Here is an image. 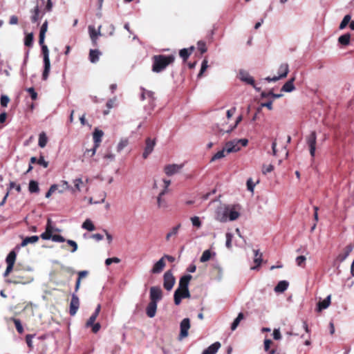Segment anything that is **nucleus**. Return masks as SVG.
<instances>
[{
	"label": "nucleus",
	"mask_w": 354,
	"mask_h": 354,
	"mask_svg": "<svg viewBox=\"0 0 354 354\" xmlns=\"http://www.w3.org/2000/svg\"><path fill=\"white\" fill-rule=\"evenodd\" d=\"M157 304L158 303L153 302L151 301L149 303V304L146 308V313L149 317L153 318V317H155L156 310H157V306H158Z\"/></svg>",
	"instance_id": "6ab92c4d"
},
{
	"label": "nucleus",
	"mask_w": 354,
	"mask_h": 354,
	"mask_svg": "<svg viewBox=\"0 0 354 354\" xmlns=\"http://www.w3.org/2000/svg\"><path fill=\"white\" fill-rule=\"evenodd\" d=\"M47 30L48 21H45L41 27L39 39V43L41 46V50L44 55V69L42 74V79L44 80H46L48 79L50 70L49 51L47 46L44 44L45 35Z\"/></svg>",
	"instance_id": "f03ea898"
},
{
	"label": "nucleus",
	"mask_w": 354,
	"mask_h": 354,
	"mask_svg": "<svg viewBox=\"0 0 354 354\" xmlns=\"http://www.w3.org/2000/svg\"><path fill=\"white\" fill-rule=\"evenodd\" d=\"M153 65L152 71L155 73H160L167 68V66L174 62L175 57L173 55H154L152 57Z\"/></svg>",
	"instance_id": "39448f33"
},
{
	"label": "nucleus",
	"mask_w": 354,
	"mask_h": 354,
	"mask_svg": "<svg viewBox=\"0 0 354 354\" xmlns=\"http://www.w3.org/2000/svg\"><path fill=\"white\" fill-rule=\"evenodd\" d=\"M242 120V116L241 115H239L237 118H236V123L234 125V127H232V128H230V129H227V131H223L222 130L220 131L221 132V134H223L224 133H230L231 132L236 126L237 124Z\"/></svg>",
	"instance_id": "4d7b16f0"
},
{
	"label": "nucleus",
	"mask_w": 354,
	"mask_h": 354,
	"mask_svg": "<svg viewBox=\"0 0 354 354\" xmlns=\"http://www.w3.org/2000/svg\"><path fill=\"white\" fill-rule=\"evenodd\" d=\"M115 158V154L113 153L111 151H108L102 156L105 165H108L109 162L114 161Z\"/></svg>",
	"instance_id": "473e14b6"
},
{
	"label": "nucleus",
	"mask_w": 354,
	"mask_h": 354,
	"mask_svg": "<svg viewBox=\"0 0 354 354\" xmlns=\"http://www.w3.org/2000/svg\"><path fill=\"white\" fill-rule=\"evenodd\" d=\"M353 249V247L351 245H348L346 246L342 252L338 254L337 257V261L339 262H343L350 254V253L352 252Z\"/></svg>",
	"instance_id": "f3484780"
},
{
	"label": "nucleus",
	"mask_w": 354,
	"mask_h": 354,
	"mask_svg": "<svg viewBox=\"0 0 354 354\" xmlns=\"http://www.w3.org/2000/svg\"><path fill=\"white\" fill-rule=\"evenodd\" d=\"M97 317V315H95V314H93L90 317V318L88 319V321L86 322V327H90V326H93V324H94Z\"/></svg>",
	"instance_id": "13d9d810"
},
{
	"label": "nucleus",
	"mask_w": 354,
	"mask_h": 354,
	"mask_svg": "<svg viewBox=\"0 0 354 354\" xmlns=\"http://www.w3.org/2000/svg\"><path fill=\"white\" fill-rule=\"evenodd\" d=\"M31 17L30 19L32 23H36L39 19L40 10L38 5H36L33 9L30 10Z\"/></svg>",
	"instance_id": "b1692460"
},
{
	"label": "nucleus",
	"mask_w": 354,
	"mask_h": 354,
	"mask_svg": "<svg viewBox=\"0 0 354 354\" xmlns=\"http://www.w3.org/2000/svg\"><path fill=\"white\" fill-rule=\"evenodd\" d=\"M165 194V190H162L157 198V204L159 208L165 209L167 207V203L165 200L162 199V196Z\"/></svg>",
	"instance_id": "c85d7f7f"
},
{
	"label": "nucleus",
	"mask_w": 354,
	"mask_h": 354,
	"mask_svg": "<svg viewBox=\"0 0 354 354\" xmlns=\"http://www.w3.org/2000/svg\"><path fill=\"white\" fill-rule=\"evenodd\" d=\"M26 91L30 94L31 98L35 100L37 97V93L32 87L28 88Z\"/></svg>",
	"instance_id": "0e129e2a"
},
{
	"label": "nucleus",
	"mask_w": 354,
	"mask_h": 354,
	"mask_svg": "<svg viewBox=\"0 0 354 354\" xmlns=\"http://www.w3.org/2000/svg\"><path fill=\"white\" fill-rule=\"evenodd\" d=\"M288 287V282L286 281H281L274 288L276 292H283Z\"/></svg>",
	"instance_id": "cd10ccee"
},
{
	"label": "nucleus",
	"mask_w": 354,
	"mask_h": 354,
	"mask_svg": "<svg viewBox=\"0 0 354 354\" xmlns=\"http://www.w3.org/2000/svg\"><path fill=\"white\" fill-rule=\"evenodd\" d=\"M289 72L288 65L287 64H282L279 68V75L274 76L273 77H267L265 80L268 82H277L281 78L287 76Z\"/></svg>",
	"instance_id": "6e6552de"
},
{
	"label": "nucleus",
	"mask_w": 354,
	"mask_h": 354,
	"mask_svg": "<svg viewBox=\"0 0 354 354\" xmlns=\"http://www.w3.org/2000/svg\"><path fill=\"white\" fill-rule=\"evenodd\" d=\"M49 225H50V227H52L51 234H54L53 233L56 232H60L59 229H58L53 225V222L50 218L48 219L46 227H48Z\"/></svg>",
	"instance_id": "6e6d98bb"
},
{
	"label": "nucleus",
	"mask_w": 354,
	"mask_h": 354,
	"mask_svg": "<svg viewBox=\"0 0 354 354\" xmlns=\"http://www.w3.org/2000/svg\"><path fill=\"white\" fill-rule=\"evenodd\" d=\"M198 49L201 53H204L207 51L205 44L203 41H198L197 44Z\"/></svg>",
	"instance_id": "bf43d9fd"
},
{
	"label": "nucleus",
	"mask_w": 354,
	"mask_h": 354,
	"mask_svg": "<svg viewBox=\"0 0 354 354\" xmlns=\"http://www.w3.org/2000/svg\"><path fill=\"white\" fill-rule=\"evenodd\" d=\"M248 143V140L245 138L243 139H234L227 142L223 149L216 152L211 158V162L220 160L225 158L230 153H235L241 150V146L245 147Z\"/></svg>",
	"instance_id": "f257e3e1"
},
{
	"label": "nucleus",
	"mask_w": 354,
	"mask_h": 354,
	"mask_svg": "<svg viewBox=\"0 0 354 354\" xmlns=\"http://www.w3.org/2000/svg\"><path fill=\"white\" fill-rule=\"evenodd\" d=\"M350 21H351V16L348 15H345L344 17L343 18L342 22L340 23L339 29L340 30L344 29L348 25V24L349 23Z\"/></svg>",
	"instance_id": "a18cd8bd"
},
{
	"label": "nucleus",
	"mask_w": 354,
	"mask_h": 354,
	"mask_svg": "<svg viewBox=\"0 0 354 354\" xmlns=\"http://www.w3.org/2000/svg\"><path fill=\"white\" fill-rule=\"evenodd\" d=\"M306 258L304 256H299L296 258L295 261L298 266L304 267Z\"/></svg>",
	"instance_id": "8fccbe9b"
},
{
	"label": "nucleus",
	"mask_w": 354,
	"mask_h": 354,
	"mask_svg": "<svg viewBox=\"0 0 354 354\" xmlns=\"http://www.w3.org/2000/svg\"><path fill=\"white\" fill-rule=\"evenodd\" d=\"M153 97V93L151 91H145L143 90V92L141 95V98L142 100H144L146 97Z\"/></svg>",
	"instance_id": "69168bd1"
},
{
	"label": "nucleus",
	"mask_w": 354,
	"mask_h": 354,
	"mask_svg": "<svg viewBox=\"0 0 354 354\" xmlns=\"http://www.w3.org/2000/svg\"><path fill=\"white\" fill-rule=\"evenodd\" d=\"M239 216L240 212L235 206L225 205L216 209L215 219L219 222L225 223L228 221H235Z\"/></svg>",
	"instance_id": "7ed1b4c3"
},
{
	"label": "nucleus",
	"mask_w": 354,
	"mask_h": 354,
	"mask_svg": "<svg viewBox=\"0 0 354 354\" xmlns=\"http://www.w3.org/2000/svg\"><path fill=\"white\" fill-rule=\"evenodd\" d=\"M190 221L192 222V225L196 227L197 229L200 228L202 225V222L200 218L197 216L191 217Z\"/></svg>",
	"instance_id": "37998d69"
},
{
	"label": "nucleus",
	"mask_w": 354,
	"mask_h": 354,
	"mask_svg": "<svg viewBox=\"0 0 354 354\" xmlns=\"http://www.w3.org/2000/svg\"><path fill=\"white\" fill-rule=\"evenodd\" d=\"M221 347V343L218 342H214L210 345L207 348L203 351L202 354H216Z\"/></svg>",
	"instance_id": "5701e85b"
},
{
	"label": "nucleus",
	"mask_w": 354,
	"mask_h": 354,
	"mask_svg": "<svg viewBox=\"0 0 354 354\" xmlns=\"http://www.w3.org/2000/svg\"><path fill=\"white\" fill-rule=\"evenodd\" d=\"M274 169V167L272 165L270 164L268 165H263L262 167V173L263 174H266L268 173L271 172Z\"/></svg>",
	"instance_id": "603ef678"
},
{
	"label": "nucleus",
	"mask_w": 354,
	"mask_h": 354,
	"mask_svg": "<svg viewBox=\"0 0 354 354\" xmlns=\"http://www.w3.org/2000/svg\"><path fill=\"white\" fill-rule=\"evenodd\" d=\"M32 41H33V34L32 33L28 34L25 37L24 44L26 46H31L32 44Z\"/></svg>",
	"instance_id": "49530a36"
},
{
	"label": "nucleus",
	"mask_w": 354,
	"mask_h": 354,
	"mask_svg": "<svg viewBox=\"0 0 354 354\" xmlns=\"http://www.w3.org/2000/svg\"><path fill=\"white\" fill-rule=\"evenodd\" d=\"M208 64V62H207V59H204L203 61L200 72H199V73L198 75V77H201L202 75L203 74V73L206 71V69L208 67V64Z\"/></svg>",
	"instance_id": "3c124183"
},
{
	"label": "nucleus",
	"mask_w": 354,
	"mask_h": 354,
	"mask_svg": "<svg viewBox=\"0 0 354 354\" xmlns=\"http://www.w3.org/2000/svg\"><path fill=\"white\" fill-rule=\"evenodd\" d=\"M295 78H292L288 80L287 82L284 84V85L281 88V91L283 92L290 93L293 91L295 89V87L293 84V82Z\"/></svg>",
	"instance_id": "a878e982"
},
{
	"label": "nucleus",
	"mask_w": 354,
	"mask_h": 354,
	"mask_svg": "<svg viewBox=\"0 0 354 354\" xmlns=\"http://www.w3.org/2000/svg\"><path fill=\"white\" fill-rule=\"evenodd\" d=\"M193 49L194 47H191L190 49L183 48L180 50L179 55L184 60H186L192 53Z\"/></svg>",
	"instance_id": "58836bf2"
},
{
	"label": "nucleus",
	"mask_w": 354,
	"mask_h": 354,
	"mask_svg": "<svg viewBox=\"0 0 354 354\" xmlns=\"http://www.w3.org/2000/svg\"><path fill=\"white\" fill-rule=\"evenodd\" d=\"M281 337L279 329H274L273 331V338L274 339H280Z\"/></svg>",
	"instance_id": "338daca9"
},
{
	"label": "nucleus",
	"mask_w": 354,
	"mask_h": 354,
	"mask_svg": "<svg viewBox=\"0 0 354 354\" xmlns=\"http://www.w3.org/2000/svg\"><path fill=\"white\" fill-rule=\"evenodd\" d=\"M39 240V236H32L25 238L23 241L21 242V246L24 247L27 245L29 243H35L37 242Z\"/></svg>",
	"instance_id": "c9c22d12"
},
{
	"label": "nucleus",
	"mask_w": 354,
	"mask_h": 354,
	"mask_svg": "<svg viewBox=\"0 0 354 354\" xmlns=\"http://www.w3.org/2000/svg\"><path fill=\"white\" fill-rule=\"evenodd\" d=\"M306 142L309 147L310 153L312 157L315 155L316 150V142H317V135L315 131H312L306 137Z\"/></svg>",
	"instance_id": "1a4fd4ad"
},
{
	"label": "nucleus",
	"mask_w": 354,
	"mask_h": 354,
	"mask_svg": "<svg viewBox=\"0 0 354 354\" xmlns=\"http://www.w3.org/2000/svg\"><path fill=\"white\" fill-rule=\"evenodd\" d=\"M48 142V138L44 132H41L39 136L38 145L41 148L46 147Z\"/></svg>",
	"instance_id": "e433bc0d"
},
{
	"label": "nucleus",
	"mask_w": 354,
	"mask_h": 354,
	"mask_svg": "<svg viewBox=\"0 0 354 354\" xmlns=\"http://www.w3.org/2000/svg\"><path fill=\"white\" fill-rule=\"evenodd\" d=\"M331 296L328 295L325 299L322 301H319L317 304V310L319 312L322 311L324 309H326L330 304Z\"/></svg>",
	"instance_id": "393cba45"
},
{
	"label": "nucleus",
	"mask_w": 354,
	"mask_h": 354,
	"mask_svg": "<svg viewBox=\"0 0 354 354\" xmlns=\"http://www.w3.org/2000/svg\"><path fill=\"white\" fill-rule=\"evenodd\" d=\"M225 237H226L225 246L227 248L231 249L233 234L231 232H227L225 234Z\"/></svg>",
	"instance_id": "c03bdc74"
},
{
	"label": "nucleus",
	"mask_w": 354,
	"mask_h": 354,
	"mask_svg": "<svg viewBox=\"0 0 354 354\" xmlns=\"http://www.w3.org/2000/svg\"><path fill=\"white\" fill-rule=\"evenodd\" d=\"M71 186L69 185L68 183L66 180H62L60 182V184L58 185V188L57 191L59 194L64 193L66 190H70Z\"/></svg>",
	"instance_id": "2f4dec72"
},
{
	"label": "nucleus",
	"mask_w": 354,
	"mask_h": 354,
	"mask_svg": "<svg viewBox=\"0 0 354 354\" xmlns=\"http://www.w3.org/2000/svg\"><path fill=\"white\" fill-rule=\"evenodd\" d=\"M247 187H248V189L250 192H253L254 190V184L253 183L252 179H248V181H247Z\"/></svg>",
	"instance_id": "774afa93"
},
{
	"label": "nucleus",
	"mask_w": 354,
	"mask_h": 354,
	"mask_svg": "<svg viewBox=\"0 0 354 354\" xmlns=\"http://www.w3.org/2000/svg\"><path fill=\"white\" fill-rule=\"evenodd\" d=\"M120 262V259L118 257L108 258L105 260V264L106 266H109L112 263H118Z\"/></svg>",
	"instance_id": "5fc2aeb1"
},
{
	"label": "nucleus",
	"mask_w": 354,
	"mask_h": 354,
	"mask_svg": "<svg viewBox=\"0 0 354 354\" xmlns=\"http://www.w3.org/2000/svg\"><path fill=\"white\" fill-rule=\"evenodd\" d=\"M80 301L78 297L75 294H73L70 304V314L74 316L79 308Z\"/></svg>",
	"instance_id": "2eb2a0df"
},
{
	"label": "nucleus",
	"mask_w": 354,
	"mask_h": 354,
	"mask_svg": "<svg viewBox=\"0 0 354 354\" xmlns=\"http://www.w3.org/2000/svg\"><path fill=\"white\" fill-rule=\"evenodd\" d=\"M192 277L189 274L183 276L179 281L178 288L174 292V303L176 305H179L182 299L189 298L190 293L188 289V286Z\"/></svg>",
	"instance_id": "20e7f679"
},
{
	"label": "nucleus",
	"mask_w": 354,
	"mask_h": 354,
	"mask_svg": "<svg viewBox=\"0 0 354 354\" xmlns=\"http://www.w3.org/2000/svg\"><path fill=\"white\" fill-rule=\"evenodd\" d=\"M101 28L100 26L96 30L93 26H88V33L92 42L95 45L99 36L101 35Z\"/></svg>",
	"instance_id": "4468645a"
},
{
	"label": "nucleus",
	"mask_w": 354,
	"mask_h": 354,
	"mask_svg": "<svg viewBox=\"0 0 354 354\" xmlns=\"http://www.w3.org/2000/svg\"><path fill=\"white\" fill-rule=\"evenodd\" d=\"M211 256H212V253H211L210 250H206L203 252V254L200 258V261L202 263H205L210 259Z\"/></svg>",
	"instance_id": "79ce46f5"
},
{
	"label": "nucleus",
	"mask_w": 354,
	"mask_h": 354,
	"mask_svg": "<svg viewBox=\"0 0 354 354\" xmlns=\"http://www.w3.org/2000/svg\"><path fill=\"white\" fill-rule=\"evenodd\" d=\"M239 78L242 82L253 86L256 90L259 91V88H257L254 85V80L253 77L247 71L241 70L239 73Z\"/></svg>",
	"instance_id": "f8f14e48"
},
{
	"label": "nucleus",
	"mask_w": 354,
	"mask_h": 354,
	"mask_svg": "<svg viewBox=\"0 0 354 354\" xmlns=\"http://www.w3.org/2000/svg\"><path fill=\"white\" fill-rule=\"evenodd\" d=\"M97 149V148H95V145H94V147L92 149H86L84 153V156H87L88 157H93L96 153Z\"/></svg>",
	"instance_id": "de8ad7c7"
},
{
	"label": "nucleus",
	"mask_w": 354,
	"mask_h": 354,
	"mask_svg": "<svg viewBox=\"0 0 354 354\" xmlns=\"http://www.w3.org/2000/svg\"><path fill=\"white\" fill-rule=\"evenodd\" d=\"M165 266V261H164L163 259L161 258L153 265L151 272L153 274H159L163 270Z\"/></svg>",
	"instance_id": "a211bd4d"
},
{
	"label": "nucleus",
	"mask_w": 354,
	"mask_h": 354,
	"mask_svg": "<svg viewBox=\"0 0 354 354\" xmlns=\"http://www.w3.org/2000/svg\"><path fill=\"white\" fill-rule=\"evenodd\" d=\"M244 318V315L242 313H239L237 317L234 320L231 326L232 330H234L239 326L240 322Z\"/></svg>",
	"instance_id": "ea45409f"
},
{
	"label": "nucleus",
	"mask_w": 354,
	"mask_h": 354,
	"mask_svg": "<svg viewBox=\"0 0 354 354\" xmlns=\"http://www.w3.org/2000/svg\"><path fill=\"white\" fill-rule=\"evenodd\" d=\"M104 135V133L102 130L98 129H95L93 133V138L94 141V145H95V148H98L100 144L102 141V138Z\"/></svg>",
	"instance_id": "aec40b11"
},
{
	"label": "nucleus",
	"mask_w": 354,
	"mask_h": 354,
	"mask_svg": "<svg viewBox=\"0 0 354 354\" xmlns=\"http://www.w3.org/2000/svg\"><path fill=\"white\" fill-rule=\"evenodd\" d=\"M57 188H58V185H57V184L52 185L50 187V189H48V191L46 194V198H50L51 196V195L53 194V193H54L55 191H57Z\"/></svg>",
	"instance_id": "09e8293b"
},
{
	"label": "nucleus",
	"mask_w": 354,
	"mask_h": 354,
	"mask_svg": "<svg viewBox=\"0 0 354 354\" xmlns=\"http://www.w3.org/2000/svg\"><path fill=\"white\" fill-rule=\"evenodd\" d=\"M101 53L98 50H91L89 52V59L91 63L98 62Z\"/></svg>",
	"instance_id": "bb28decb"
},
{
	"label": "nucleus",
	"mask_w": 354,
	"mask_h": 354,
	"mask_svg": "<svg viewBox=\"0 0 354 354\" xmlns=\"http://www.w3.org/2000/svg\"><path fill=\"white\" fill-rule=\"evenodd\" d=\"M181 227V224L179 223L175 227H174L166 235V240L169 241L172 236H176L178 233L180 228Z\"/></svg>",
	"instance_id": "72a5a7b5"
},
{
	"label": "nucleus",
	"mask_w": 354,
	"mask_h": 354,
	"mask_svg": "<svg viewBox=\"0 0 354 354\" xmlns=\"http://www.w3.org/2000/svg\"><path fill=\"white\" fill-rule=\"evenodd\" d=\"M28 190L30 193H38L39 192L38 183L34 180H31L29 182Z\"/></svg>",
	"instance_id": "f704fd0d"
},
{
	"label": "nucleus",
	"mask_w": 354,
	"mask_h": 354,
	"mask_svg": "<svg viewBox=\"0 0 354 354\" xmlns=\"http://www.w3.org/2000/svg\"><path fill=\"white\" fill-rule=\"evenodd\" d=\"M150 301L158 303L162 298V291L158 286H152L150 288Z\"/></svg>",
	"instance_id": "9d476101"
},
{
	"label": "nucleus",
	"mask_w": 354,
	"mask_h": 354,
	"mask_svg": "<svg viewBox=\"0 0 354 354\" xmlns=\"http://www.w3.org/2000/svg\"><path fill=\"white\" fill-rule=\"evenodd\" d=\"M183 168V165L170 164L164 167V171L167 176H172L178 173Z\"/></svg>",
	"instance_id": "ddd939ff"
},
{
	"label": "nucleus",
	"mask_w": 354,
	"mask_h": 354,
	"mask_svg": "<svg viewBox=\"0 0 354 354\" xmlns=\"http://www.w3.org/2000/svg\"><path fill=\"white\" fill-rule=\"evenodd\" d=\"M52 227L48 226V227H46V230L44 233L41 234V238L44 240H50L51 239L54 242L63 243L66 240L65 239L58 234H51Z\"/></svg>",
	"instance_id": "423d86ee"
},
{
	"label": "nucleus",
	"mask_w": 354,
	"mask_h": 354,
	"mask_svg": "<svg viewBox=\"0 0 354 354\" xmlns=\"http://www.w3.org/2000/svg\"><path fill=\"white\" fill-rule=\"evenodd\" d=\"M10 101L9 97L7 95H1V105L3 107L8 106V104Z\"/></svg>",
	"instance_id": "052dcab7"
},
{
	"label": "nucleus",
	"mask_w": 354,
	"mask_h": 354,
	"mask_svg": "<svg viewBox=\"0 0 354 354\" xmlns=\"http://www.w3.org/2000/svg\"><path fill=\"white\" fill-rule=\"evenodd\" d=\"M254 263L256 266L251 267V270H257L259 267L261 266V263L263 261L262 259V253L260 252L259 250H254Z\"/></svg>",
	"instance_id": "412c9836"
},
{
	"label": "nucleus",
	"mask_w": 354,
	"mask_h": 354,
	"mask_svg": "<svg viewBox=\"0 0 354 354\" xmlns=\"http://www.w3.org/2000/svg\"><path fill=\"white\" fill-rule=\"evenodd\" d=\"M82 227L89 232H92L95 230L94 224L93 223L92 221L89 218L85 220V221L82 225Z\"/></svg>",
	"instance_id": "7c9ffc66"
},
{
	"label": "nucleus",
	"mask_w": 354,
	"mask_h": 354,
	"mask_svg": "<svg viewBox=\"0 0 354 354\" xmlns=\"http://www.w3.org/2000/svg\"><path fill=\"white\" fill-rule=\"evenodd\" d=\"M176 282L175 277L173 275V273L171 270L167 271L163 276V286L164 288L170 291Z\"/></svg>",
	"instance_id": "0eeeda50"
},
{
	"label": "nucleus",
	"mask_w": 354,
	"mask_h": 354,
	"mask_svg": "<svg viewBox=\"0 0 354 354\" xmlns=\"http://www.w3.org/2000/svg\"><path fill=\"white\" fill-rule=\"evenodd\" d=\"M16 259V253L14 251L10 252L6 257L8 265L14 266Z\"/></svg>",
	"instance_id": "a19ab883"
},
{
	"label": "nucleus",
	"mask_w": 354,
	"mask_h": 354,
	"mask_svg": "<svg viewBox=\"0 0 354 354\" xmlns=\"http://www.w3.org/2000/svg\"><path fill=\"white\" fill-rule=\"evenodd\" d=\"M350 41L351 35L349 33L342 35L338 38V42L344 46H348L350 44Z\"/></svg>",
	"instance_id": "c756f323"
},
{
	"label": "nucleus",
	"mask_w": 354,
	"mask_h": 354,
	"mask_svg": "<svg viewBox=\"0 0 354 354\" xmlns=\"http://www.w3.org/2000/svg\"><path fill=\"white\" fill-rule=\"evenodd\" d=\"M37 164L41 165L44 168H46L48 166V162L46 161L43 156H40V158L38 159Z\"/></svg>",
	"instance_id": "e2e57ef3"
},
{
	"label": "nucleus",
	"mask_w": 354,
	"mask_h": 354,
	"mask_svg": "<svg viewBox=\"0 0 354 354\" xmlns=\"http://www.w3.org/2000/svg\"><path fill=\"white\" fill-rule=\"evenodd\" d=\"M67 243L72 247V250H71V252H75L77 251V244L75 241H73V240H67L66 241Z\"/></svg>",
	"instance_id": "680f3d73"
},
{
	"label": "nucleus",
	"mask_w": 354,
	"mask_h": 354,
	"mask_svg": "<svg viewBox=\"0 0 354 354\" xmlns=\"http://www.w3.org/2000/svg\"><path fill=\"white\" fill-rule=\"evenodd\" d=\"M128 145L129 140L127 138H122L117 145V151L121 152Z\"/></svg>",
	"instance_id": "4c0bfd02"
},
{
	"label": "nucleus",
	"mask_w": 354,
	"mask_h": 354,
	"mask_svg": "<svg viewBox=\"0 0 354 354\" xmlns=\"http://www.w3.org/2000/svg\"><path fill=\"white\" fill-rule=\"evenodd\" d=\"M156 142L154 140L147 138L146 140V146L142 153L143 158L146 159L153 150Z\"/></svg>",
	"instance_id": "dca6fc26"
},
{
	"label": "nucleus",
	"mask_w": 354,
	"mask_h": 354,
	"mask_svg": "<svg viewBox=\"0 0 354 354\" xmlns=\"http://www.w3.org/2000/svg\"><path fill=\"white\" fill-rule=\"evenodd\" d=\"M73 183L74 185V187H71L70 191L71 192L72 194H75L77 192L81 191V188L82 187V186L84 185V182L82 178H78L74 179L73 180Z\"/></svg>",
	"instance_id": "4be33fe9"
},
{
	"label": "nucleus",
	"mask_w": 354,
	"mask_h": 354,
	"mask_svg": "<svg viewBox=\"0 0 354 354\" xmlns=\"http://www.w3.org/2000/svg\"><path fill=\"white\" fill-rule=\"evenodd\" d=\"M13 322L15 323V325L16 326V328H17V331L19 333H22L24 332V328H23V326L21 325L20 321L19 319H13Z\"/></svg>",
	"instance_id": "864d4df0"
},
{
	"label": "nucleus",
	"mask_w": 354,
	"mask_h": 354,
	"mask_svg": "<svg viewBox=\"0 0 354 354\" xmlns=\"http://www.w3.org/2000/svg\"><path fill=\"white\" fill-rule=\"evenodd\" d=\"M180 332L179 339H182L188 335V330L190 328V321L188 318H185L182 320L180 325Z\"/></svg>",
	"instance_id": "9b49d317"
}]
</instances>
